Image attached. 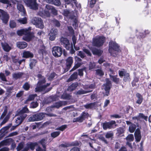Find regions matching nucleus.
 <instances>
[{
    "label": "nucleus",
    "mask_w": 151,
    "mask_h": 151,
    "mask_svg": "<svg viewBox=\"0 0 151 151\" xmlns=\"http://www.w3.org/2000/svg\"><path fill=\"white\" fill-rule=\"evenodd\" d=\"M31 28L29 27L28 28L22 29L18 30L17 33L18 35L22 36L24 35L23 39L27 42L30 41L33 37L32 35L30 32Z\"/></svg>",
    "instance_id": "f257e3e1"
},
{
    "label": "nucleus",
    "mask_w": 151,
    "mask_h": 151,
    "mask_svg": "<svg viewBox=\"0 0 151 151\" xmlns=\"http://www.w3.org/2000/svg\"><path fill=\"white\" fill-rule=\"evenodd\" d=\"M119 46L115 42L111 41L109 43V51L111 55L116 57L118 52L120 51Z\"/></svg>",
    "instance_id": "f03ea898"
},
{
    "label": "nucleus",
    "mask_w": 151,
    "mask_h": 151,
    "mask_svg": "<svg viewBox=\"0 0 151 151\" xmlns=\"http://www.w3.org/2000/svg\"><path fill=\"white\" fill-rule=\"evenodd\" d=\"M105 40V38L103 36H97L93 39L92 44L93 46L100 47L102 46Z\"/></svg>",
    "instance_id": "7ed1b4c3"
},
{
    "label": "nucleus",
    "mask_w": 151,
    "mask_h": 151,
    "mask_svg": "<svg viewBox=\"0 0 151 151\" xmlns=\"http://www.w3.org/2000/svg\"><path fill=\"white\" fill-rule=\"evenodd\" d=\"M24 2L30 8L34 10L38 9V4L36 2V0H23Z\"/></svg>",
    "instance_id": "20e7f679"
},
{
    "label": "nucleus",
    "mask_w": 151,
    "mask_h": 151,
    "mask_svg": "<svg viewBox=\"0 0 151 151\" xmlns=\"http://www.w3.org/2000/svg\"><path fill=\"white\" fill-rule=\"evenodd\" d=\"M7 107L6 106L4 107V111L0 117V120L3 119L2 121L0 124V125L1 126H2L6 123L8 121L9 118L10 116L9 114H7Z\"/></svg>",
    "instance_id": "39448f33"
},
{
    "label": "nucleus",
    "mask_w": 151,
    "mask_h": 151,
    "mask_svg": "<svg viewBox=\"0 0 151 151\" xmlns=\"http://www.w3.org/2000/svg\"><path fill=\"white\" fill-rule=\"evenodd\" d=\"M31 22L36 26L37 27L43 29L44 25L42 21L40 18L35 17L33 18L31 20Z\"/></svg>",
    "instance_id": "423d86ee"
},
{
    "label": "nucleus",
    "mask_w": 151,
    "mask_h": 151,
    "mask_svg": "<svg viewBox=\"0 0 151 151\" xmlns=\"http://www.w3.org/2000/svg\"><path fill=\"white\" fill-rule=\"evenodd\" d=\"M52 52L55 57H60L63 53L62 48L59 46H54L52 48Z\"/></svg>",
    "instance_id": "0eeeda50"
},
{
    "label": "nucleus",
    "mask_w": 151,
    "mask_h": 151,
    "mask_svg": "<svg viewBox=\"0 0 151 151\" xmlns=\"http://www.w3.org/2000/svg\"><path fill=\"white\" fill-rule=\"evenodd\" d=\"M1 15V19L3 22L5 23H7L9 20V14L6 12L0 9V17Z\"/></svg>",
    "instance_id": "6e6552de"
},
{
    "label": "nucleus",
    "mask_w": 151,
    "mask_h": 151,
    "mask_svg": "<svg viewBox=\"0 0 151 151\" xmlns=\"http://www.w3.org/2000/svg\"><path fill=\"white\" fill-rule=\"evenodd\" d=\"M17 115L15 121V123L17 126L20 124L27 116L26 114H18V113Z\"/></svg>",
    "instance_id": "1a4fd4ad"
},
{
    "label": "nucleus",
    "mask_w": 151,
    "mask_h": 151,
    "mask_svg": "<svg viewBox=\"0 0 151 151\" xmlns=\"http://www.w3.org/2000/svg\"><path fill=\"white\" fill-rule=\"evenodd\" d=\"M60 42L62 45L67 50L70 49L71 45L70 44L69 40L66 38L62 37L60 40Z\"/></svg>",
    "instance_id": "9d476101"
},
{
    "label": "nucleus",
    "mask_w": 151,
    "mask_h": 151,
    "mask_svg": "<svg viewBox=\"0 0 151 151\" xmlns=\"http://www.w3.org/2000/svg\"><path fill=\"white\" fill-rule=\"evenodd\" d=\"M88 116V114L86 112H83L81 116L75 118H74L73 120V122H83L85 119Z\"/></svg>",
    "instance_id": "9b49d317"
},
{
    "label": "nucleus",
    "mask_w": 151,
    "mask_h": 151,
    "mask_svg": "<svg viewBox=\"0 0 151 151\" xmlns=\"http://www.w3.org/2000/svg\"><path fill=\"white\" fill-rule=\"evenodd\" d=\"M142 118L145 119L146 121H147L148 119L147 116H146L142 113H139L138 116L133 117L132 118V121L134 122V123L137 124L138 123V122L140 118Z\"/></svg>",
    "instance_id": "f8f14e48"
},
{
    "label": "nucleus",
    "mask_w": 151,
    "mask_h": 151,
    "mask_svg": "<svg viewBox=\"0 0 151 151\" xmlns=\"http://www.w3.org/2000/svg\"><path fill=\"white\" fill-rule=\"evenodd\" d=\"M119 76L121 77H122L124 76V81L125 82L129 81L130 79L129 75L128 73H126L125 71H119Z\"/></svg>",
    "instance_id": "ddd939ff"
},
{
    "label": "nucleus",
    "mask_w": 151,
    "mask_h": 151,
    "mask_svg": "<svg viewBox=\"0 0 151 151\" xmlns=\"http://www.w3.org/2000/svg\"><path fill=\"white\" fill-rule=\"evenodd\" d=\"M116 123V122L112 120L110 122H106L102 123V126L103 129L104 130H106L107 129H110L112 128V125Z\"/></svg>",
    "instance_id": "4468645a"
},
{
    "label": "nucleus",
    "mask_w": 151,
    "mask_h": 151,
    "mask_svg": "<svg viewBox=\"0 0 151 151\" xmlns=\"http://www.w3.org/2000/svg\"><path fill=\"white\" fill-rule=\"evenodd\" d=\"M17 8L19 11L21 12L22 16H25L26 14V11L24 6L20 2H18L17 3Z\"/></svg>",
    "instance_id": "2eb2a0df"
},
{
    "label": "nucleus",
    "mask_w": 151,
    "mask_h": 151,
    "mask_svg": "<svg viewBox=\"0 0 151 151\" xmlns=\"http://www.w3.org/2000/svg\"><path fill=\"white\" fill-rule=\"evenodd\" d=\"M58 32L57 29H52L50 32L49 33L50 36L49 39L51 41H53L55 39L56 36L58 34Z\"/></svg>",
    "instance_id": "dca6fc26"
},
{
    "label": "nucleus",
    "mask_w": 151,
    "mask_h": 151,
    "mask_svg": "<svg viewBox=\"0 0 151 151\" xmlns=\"http://www.w3.org/2000/svg\"><path fill=\"white\" fill-rule=\"evenodd\" d=\"M37 121H40L42 120L45 117V115H47L50 116H54L51 114H47L43 113H40L35 114Z\"/></svg>",
    "instance_id": "f3484780"
},
{
    "label": "nucleus",
    "mask_w": 151,
    "mask_h": 151,
    "mask_svg": "<svg viewBox=\"0 0 151 151\" xmlns=\"http://www.w3.org/2000/svg\"><path fill=\"white\" fill-rule=\"evenodd\" d=\"M66 66L67 68L65 70V72L67 71L70 68L73 62V58L71 57H69L66 60Z\"/></svg>",
    "instance_id": "a211bd4d"
},
{
    "label": "nucleus",
    "mask_w": 151,
    "mask_h": 151,
    "mask_svg": "<svg viewBox=\"0 0 151 151\" xmlns=\"http://www.w3.org/2000/svg\"><path fill=\"white\" fill-rule=\"evenodd\" d=\"M38 14L42 17H45V16L49 17L50 16V12L47 10H43L42 9H40V11L38 12Z\"/></svg>",
    "instance_id": "6ab92c4d"
},
{
    "label": "nucleus",
    "mask_w": 151,
    "mask_h": 151,
    "mask_svg": "<svg viewBox=\"0 0 151 151\" xmlns=\"http://www.w3.org/2000/svg\"><path fill=\"white\" fill-rule=\"evenodd\" d=\"M126 122L127 125H129V132L131 133L133 132L136 129V125L129 121H126Z\"/></svg>",
    "instance_id": "aec40b11"
},
{
    "label": "nucleus",
    "mask_w": 151,
    "mask_h": 151,
    "mask_svg": "<svg viewBox=\"0 0 151 151\" xmlns=\"http://www.w3.org/2000/svg\"><path fill=\"white\" fill-rule=\"evenodd\" d=\"M25 76V73L22 72H15L12 74L13 78L15 79L22 78L24 77Z\"/></svg>",
    "instance_id": "412c9836"
},
{
    "label": "nucleus",
    "mask_w": 151,
    "mask_h": 151,
    "mask_svg": "<svg viewBox=\"0 0 151 151\" xmlns=\"http://www.w3.org/2000/svg\"><path fill=\"white\" fill-rule=\"evenodd\" d=\"M37 76L39 80L37 85H42L45 83L46 80L44 77L40 74H37Z\"/></svg>",
    "instance_id": "4be33fe9"
},
{
    "label": "nucleus",
    "mask_w": 151,
    "mask_h": 151,
    "mask_svg": "<svg viewBox=\"0 0 151 151\" xmlns=\"http://www.w3.org/2000/svg\"><path fill=\"white\" fill-rule=\"evenodd\" d=\"M17 47L20 49H24L27 46V44L24 42H18L16 43Z\"/></svg>",
    "instance_id": "5701e85b"
},
{
    "label": "nucleus",
    "mask_w": 151,
    "mask_h": 151,
    "mask_svg": "<svg viewBox=\"0 0 151 151\" xmlns=\"http://www.w3.org/2000/svg\"><path fill=\"white\" fill-rule=\"evenodd\" d=\"M34 55L33 54L28 51H24L23 52L22 54V57L26 58H32L33 57Z\"/></svg>",
    "instance_id": "b1692460"
},
{
    "label": "nucleus",
    "mask_w": 151,
    "mask_h": 151,
    "mask_svg": "<svg viewBox=\"0 0 151 151\" xmlns=\"http://www.w3.org/2000/svg\"><path fill=\"white\" fill-rule=\"evenodd\" d=\"M73 11L70 12L68 10L66 9L63 10V14L64 16L71 19L73 18Z\"/></svg>",
    "instance_id": "393cba45"
},
{
    "label": "nucleus",
    "mask_w": 151,
    "mask_h": 151,
    "mask_svg": "<svg viewBox=\"0 0 151 151\" xmlns=\"http://www.w3.org/2000/svg\"><path fill=\"white\" fill-rule=\"evenodd\" d=\"M101 88L102 90L105 91L104 95L108 96L109 95V91L111 88L110 86H102Z\"/></svg>",
    "instance_id": "a878e982"
},
{
    "label": "nucleus",
    "mask_w": 151,
    "mask_h": 151,
    "mask_svg": "<svg viewBox=\"0 0 151 151\" xmlns=\"http://www.w3.org/2000/svg\"><path fill=\"white\" fill-rule=\"evenodd\" d=\"M66 102L65 101H60L55 103L53 106L52 107L57 108H58L63 105H65Z\"/></svg>",
    "instance_id": "bb28decb"
},
{
    "label": "nucleus",
    "mask_w": 151,
    "mask_h": 151,
    "mask_svg": "<svg viewBox=\"0 0 151 151\" xmlns=\"http://www.w3.org/2000/svg\"><path fill=\"white\" fill-rule=\"evenodd\" d=\"M134 135L136 141L139 142L141 139L140 133L139 130L137 129L134 133Z\"/></svg>",
    "instance_id": "cd10ccee"
},
{
    "label": "nucleus",
    "mask_w": 151,
    "mask_h": 151,
    "mask_svg": "<svg viewBox=\"0 0 151 151\" xmlns=\"http://www.w3.org/2000/svg\"><path fill=\"white\" fill-rule=\"evenodd\" d=\"M1 45L3 49L5 51L8 52L11 50V47L7 43L2 42Z\"/></svg>",
    "instance_id": "c85d7f7f"
},
{
    "label": "nucleus",
    "mask_w": 151,
    "mask_h": 151,
    "mask_svg": "<svg viewBox=\"0 0 151 151\" xmlns=\"http://www.w3.org/2000/svg\"><path fill=\"white\" fill-rule=\"evenodd\" d=\"M136 96L137 98V100L136 103L139 104H141L143 98L142 96L139 93H137L136 94Z\"/></svg>",
    "instance_id": "c756f323"
},
{
    "label": "nucleus",
    "mask_w": 151,
    "mask_h": 151,
    "mask_svg": "<svg viewBox=\"0 0 151 151\" xmlns=\"http://www.w3.org/2000/svg\"><path fill=\"white\" fill-rule=\"evenodd\" d=\"M110 78L112 79L113 81L116 84H119L121 80H120L119 78H117L116 76L110 75Z\"/></svg>",
    "instance_id": "7c9ffc66"
},
{
    "label": "nucleus",
    "mask_w": 151,
    "mask_h": 151,
    "mask_svg": "<svg viewBox=\"0 0 151 151\" xmlns=\"http://www.w3.org/2000/svg\"><path fill=\"white\" fill-rule=\"evenodd\" d=\"M12 140L11 139H8L4 140L0 143V148L3 145H7L9 144V142L12 141Z\"/></svg>",
    "instance_id": "2f4dec72"
},
{
    "label": "nucleus",
    "mask_w": 151,
    "mask_h": 151,
    "mask_svg": "<svg viewBox=\"0 0 151 151\" xmlns=\"http://www.w3.org/2000/svg\"><path fill=\"white\" fill-rule=\"evenodd\" d=\"M78 73L77 72H74L73 73L67 81V82H69L76 79L77 78Z\"/></svg>",
    "instance_id": "473e14b6"
},
{
    "label": "nucleus",
    "mask_w": 151,
    "mask_h": 151,
    "mask_svg": "<svg viewBox=\"0 0 151 151\" xmlns=\"http://www.w3.org/2000/svg\"><path fill=\"white\" fill-rule=\"evenodd\" d=\"M37 86L35 88V91L40 92L45 90L47 86Z\"/></svg>",
    "instance_id": "72a5a7b5"
},
{
    "label": "nucleus",
    "mask_w": 151,
    "mask_h": 151,
    "mask_svg": "<svg viewBox=\"0 0 151 151\" xmlns=\"http://www.w3.org/2000/svg\"><path fill=\"white\" fill-rule=\"evenodd\" d=\"M71 98V96L69 94L66 93L65 92L63 93L61 96V99H63L69 100Z\"/></svg>",
    "instance_id": "f704fd0d"
},
{
    "label": "nucleus",
    "mask_w": 151,
    "mask_h": 151,
    "mask_svg": "<svg viewBox=\"0 0 151 151\" xmlns=\"http://www.w3.org/2000/svg\"><path fill=\"white\" fill-rule=\"evenodd\" d=\"M29 111L28 109L26 106L23 107L22 110L19 111H18L17 113L19 114H25L24 113H28Z\"/></svg>",
    "instance_id": "c9c22d12"
},
{
    "label": "nucleus",
    "mask_w": 151,
    "mask_h": 151,
    "mask_svg": "<svg viewBox=\"0 0 151 151\" xmlns=\"http://www.w3.org/2000/svg\"><path fill=\"white\" fill-rule=\"evenodd\" d=\"M57 77V75L55 73L52 72L51 73L49 76L48 78L49 80L52 81Z\"/></svg>",
    "instance_id": "e433bc0d"
},
{
    "label": "nucleus",
    "mask_w": 151,
    "mask_h": 151,
    "mask_svg": "<svg viewBox=\"0 0 151 151\" xmlns=\"http://www.w3.org/2000/svg\"><path fill=\"white\" fill-rule=\"evenodd\" d=\"M0 3L7 4V7L11 6V0H0Z\"/></svg>",
    "instance_id": "4c0bfd02"
},
{
    "label": "nucleus",
    "mask_w": 151,
    "mask_h": 151,
    "mask_svg": "<svg viewBox=\"0 0 151 151\" xmlns=\"http://www.w3.org/2000/svg\"><path fill=\"white\" fill-rule=\"evenodd\" d=\"M95 103H91L85 105L84 106L86 109H93L95 107Z\"/></svg>",
    "instance_id": "58836bf2"
},
{
    "label": "nucleus",
    "mask_w": 151,
    "mask_h": 151,
    "mask_svg": "<svg viewBox=\"0 0 151 151\" xmlns=\"http://www.w3.org/2000/svg\"><path fill=\"white\" fill-rule=\"evenodd\" d=\"M37 96V95L36 94H31L29 95L28 99L25 101L24 103L26 104L28 101L33 100L34 99L35 97Z\"/></svg>",
    "instance_id": "ea45409f"
},
{
    "label": "nucleus",
    "mask_w": 151,
    "mask_h": 151,
    "mask_svg": "<svg viewBox=\"0 0 151 151\" xmlns=\"http://www.w3.org/2000/svg\"><path fill=\"white\" fill-rule=\"evenodd\" d=\"M93 54L94 55H96L100 56L102 53V51L99 49H95L93 50Z\"/></svg>",
    "instance_id": "a19ab883"
},
{
    "label": "nucleus",
    "mask_w": 151,
    "mask_h": 151,
    "mask_svg": "<svg viewBox=\"0 0 151 151\" xmlns=\"http://www.w3.org/2000/svg\"><path fill=\"white\" fill-rule=\"evenodd\" d=\"M30 62L29 64V66L31 69H32L35 66L37 61L36 60L32 59L30 60Z\"/></svg>",
    "instance_id": "79ce46f5"
},
{
    "label": "nucleus",
    "mask_w": 151,
    "mask_h": 151,
    "mask_svg": "<svg viewBox=\"0 0 151 151\" xmlns=\"http://www.w3.org/2000/svg\"><path fill=\"white\" fill-rule=\"evenodd\" d=\"M39 143L41 145L43 148H46V144L47 143V140L44 139H42L39 142Z\"/></svg>",
    "instance_id": "37998d69"
},
{
    "label": "nucleus",
    "mask_w": 151,
    "mask_h": 151,
    "mask_svg": "<svg viewBox=\"0 0 151 151\" xmlns=\"http://www.w3.org/2000/svg\"><path fill=\"white\" fill-rule=\"evenodd\" d=\"M18 22L22 24H25L27 22V19L26 17L23 18H21L17 20Z\"/></svg>",
    "instance_id": "c03bdc74"
},
{
    "label": "nucleus",
    "mask_w": 151,
    "mask_h": 151,
    "mask_svg": "<svg viewBox=\"0 0 151 151\" xmlns=\"http://www.w3.org/2000/svg\"><path fill=\"white\" fill-rule=\"evenodd\" d=\"M92 91V90H88L85 91L83 90H80L78 91L77 93L78 94H82L88 93Z\"/></svg>",
    "instance_id": "a18cd8bd"
},
{
    "label": "nucleus",
    "mask_w": 151,
    "mask_h": 151,
    "mask_svg": "<svg viewBox=\"0 0 151 151\" xmlns=\"http://www.w3.org/2000/svg\"><path fill=\"white\" fill-rule=\"evenodd\" d=\"M60 133V132L59 131L54 132L51 133V136L52 137L55 138L58 136Z\"/></svg>",
    "instance_id": "49530a36"
},
{
    "label": "nucleus",
    "mask_w": 151,
    "mask_h": 151,
    "mask_svg": "<svg viewBox=\"0 0 151 151\" xmlns=\"http://www.w3.org/2000/svg\"><path fill=\"white\" fill-rule=\"evenodd\" d=\"M96 74L100 76H102L104 74V72L101 69H98L96 70Z\"/></svg>",
    "instance_id": "de8ad7c7"
},
{
    "label": "nucleus",
    "mask_w": 151,
    "mask_h": 151,
    "mask_svg": "<svg viewBox=\"0 0 151 151\" xmlns=\"http://www.w3.org/2000/svg\"><path fill=\"white\" fill-rule=\"evenodd\" d=\"M127 141L131 142L134 140V136L132 134H130L128 135L126 138Z\"/></svg>",
    "instance_id": "09e8293b"
},
{
    "label": "nucleus",
    "mask_w": 151,
    "mask_h": 151,
    "mask_svg": "<svg viewBox=\"0 0 151 151\" xmlns=\"http://www.w3.org/2000/svg\"><path fill=\"white\" fill-rule=\"evenodd\" d=\"M67 127L66 125H63L60 127L56 128L55 129L56 130H59L61 131H64Z\"/></svg>",
    "instance_id": "8fccbe9b"
},
{
    "label": "nucleus",
    "mask_w": 151,
    "mask_h": 151,
    "mask_svg": "<svg viewBox=\"0 0 151 151\" xmlns=\"http://www.w3.org/2000/svg\"><path fill=\"white\" fill-rule=\"evenodd\" d=\"M53 1L52 3V4H53L56 6H59L61 4L60 0H52Z\"/></svg>",
    "instance_id": "3c124183"
},
{
    "label": "nucleus",
    "mask_w": 151,
    "mask_h": 151,
    "mask_svg": "<svg viewBox=\"0 0 151 151\" xmlns=\"http://www.w3.org/2000/svg\"><path fill=\"white\" fill-rule=\"evenodd\" d=\"M78 21L76 18H75L73 20V26L75 29H76L78 26Z\"/></svg>",
    "instance_id": "603ef678"
},
{
    "label": "nucleus",
    "mask_w": 151,
    "mask_h": 151,
    "mask_svg": "<svg viewBox=\"0 0 151 151\" xmlns=\"http://www.w3.org/2000/svg\"><path fill=\"white\" fill-rule=\"evenodd\" d=\"M36 116L35 114L33 115L29 118L28 121L29 122H34L37 121Z\"/></svg>",
    "instance_id": "864d4df0"
},
{
    "label": "nucleus",
    "mask_w": 151,
    "mask_h": 151,
    "mask_svg": "<svg viewBox=\"0 0 151 151\" xmlns=\"http://www.w3.org/2000/svg\"><path fill=\"white\" fill-rule=\"evenodd\" d=\"M96 64L94 62H90L89 64V68L90 70L93 69L95 68Z\"/></svg>",
    "instance_id": "5fc2aeb1"
},
{
    "label": "nucleus",
    "mask_w": 151,
    "mask_h": 151,
    "mask_svg": "<svg viewBox=\"0 0 151 151\" xmlns=\"http://www.w3.org/2000/svg\"><path fill=\"white\" fill-rule=\"evenodd\" d=\"M113 135V133L111 132H109L106 133L105 137L106 138H111Z\"/></svg>",
    "instance_id": "6e6d98bb"
},
{
    "label": "nucleus",
    "mask_w": 151,
    "mask_h": 151,
    "mask_svg": "<svg viewBox=\"0 0 151 151\" xmlns=\"http://www.w3.org/2000/svg\"><path fill=\"white\" fill-rule=\"evenodd\" d=\"M38 105V104L37 102H33L31 103L30 104V107L31 108H35Z\"/></svg>",
    "instance_id": "4d7b16f0"
},
{
    "label": "nucleus",
    "mask_w": 151,
    "mask_h": 151,
    "mask_svg": "<svg viewBox=\"0 0 151 151\" xmlns=\"http://www.w3.org/2000/svg\"><path fill=\"white\" fill-rule=\"evenodd\" d=\"M24 147V143L22 142L19 143L17 148V151L21 150Z\"/></svg>",
    "instance_id": "13d9d810"
},
{
    "label": "nucleus",
    "mask_w": 151,
    "mask_h": 151,
    "mask_svg": "<svg viewBox=\"0 0 151 151\" xmlns=\"http://www.w3.org/2000/svg\"><path fill=\"white\" fill-rule=\"evenodd\" d=\"M0 78L3 81H6V79L4 74L2 73H0Z\"/></svg>",
    "instance_id": "bf43d9fd"
},
{
    "label": "nucleus",
    "mask_w": 151,
    "mask_h": 151,
    "mask_svg": "<svg viewBox=\"0 0 151 151\" xmlns=\"http://www.w3.org/2000/svg\"><path fill=\"white\" fill-rule=\"evenodd\" d=\"M10 26L11 28H14L16 26V23L14 21H11L10 22Z\"/></svg>",
    "instance_id": "052dcab7"
},
{
    "label": "nucleus",
    "mask_w": 151,
    "mask_h": 151,
    "mask_svg": "<svg viewBox=\"0 0 151 151\" xmlns=\"http://www.w3.org/2000/svg\"><path fill=\"white\" fill-rule=\"evenodd\" d=\"M12 123H10L8 125L3 128L2 130H3L4 131H5L8 130L9 128L12 126Z\"/></svg>",
    "instance_id": "680f3d73"
},
{
    "label": "nucleus",
    "mask_w": 151,
    "mask_h": 151,
    "mask_svg": "<svg viewBox=\"0 0 151 151\" xmlns=\"http://www.w3.org/2000/svg\"><path fill=\"white\" fill-rule=\"evenodd\" d=\"M81 65V64L79 63H77L73 67V68L70 70V71H73L79 67Z\"/></svg>",
    "instance_id": "e2e57ef3"
},
{
    "label": "nucleus",
    "mask_w": 151,
    "mask_h": 151,
    "mask_svg": "<svg viewBox=\"0 0 151 151\" xmlns=\"http://www.w3.org/2000/svg\"><path fill=\"white\" fill-rule=\"evenodd\" d=\"M12 60L13 62L16 64L18 63L19 64V60L18 58L16 57H12Z\"/></svg>",
    "instance_id": "0e129e2a"
},
{
    "label": "nucleus",
    "mask_w": 151,
    "mask_h": 151,
    "mask_svg": "<svg viewBox=\"0 0 151 151\" xmlns=\"http://www.w3.org/2000/svg\"><path fill=\"white\" fill-rule=\"evenodd\" d=\"M53 23L57 27H59L60 26V23L57 20L54 19L53 20Z\"/></svg>",
    "instance_id": "69168bd1"
},
{
    "label": "nucleus",
    "mask_w": 151,
    "mask_h": 151,
    "mask_svg": "<svg viewBox=\"0 0 151 151\" xmlns=\"http://www.w3.org/2000/svg\"><path fill=\"white\" fill-rule=\"evenodd\" d=\"M76 86H70L68 88V91H71L75 89L76 88Z\"/></svg>",
    "instance_id": "338daca9"
},
{
    "label": "nucleus",
    "mask_w": 151,
    "mask_h": 151,
    "mask_svg": "<svg viewBox=\"0 0 151 151\" xmlns=\"http://www.w3.org/2000/svg\"><path fill=\"white\" fill-rule=\"evenodd\" d=\"M77 54L82 58H83L85 57L84 53L81 51H78Z\"/></svg>",
    "instance_id": "774afa93"
}]
</instances>
